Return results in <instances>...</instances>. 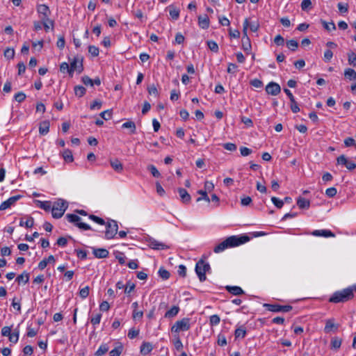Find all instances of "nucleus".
Returning a JSON list of instances; mask_svg holds the SVG:
<instances>
[{"instance_id": "obj_1", "label": "nucleus", "mask_w": 356, "mask_h": 356, "mask_svg": "<svg viewBox=\"0 0 356 356\" xmlns=\"http://www.w3.org/2000/svg\"><path fill=\"white\" fill-rule=\"evenodd\" d=\"M250 241V237L243 236H231L227 237L222 242L217 245L213 251L216 253H220L227 248H234L244 244Z\"/></svg>"}, {"instance_id": "obj_2", "label": "nucleus", "mask_w": 356, "mask_h": 356, "mask_svg": "<svg viewBox=\"0 0 356 356\" xmlns=\"http://www.w3.org/2000/svg\"><path fill=\"white\" fill-rule=\"evenodd\" d=\"M356 291V285H352L340 291H335L329 298L332 303L345 302L351 300Z\"/></svg>"}, {"instance_id": "obj_3", "label": "nucleus", "mask_w": 356, "mask_h": 356, "mask_svg": "<svg viewBox=\"0 0 356 356\" xmlns=\"http://www.w3.org/2000/svg\"><path fill=\"white\" fill-rule=\"evenodd\" d=\"M67 207L68 203L64 200L59 199L57 201L54 202L51 205V210L52 217L56 219L61 218L63 216Z\"/></svg>"}, {"instance_id": "obj_4", "label": "nucleus", "mask_w": 356, "mask_h": 356, "mask_svg": "<svg viewBox=\"0 0 356 356\" xmlns=\"http://www.w3.org/2000/svg\"><path fill=\"white\" fill-rule=\"evenodd\" d=\"M211 270L209 262L203 259H200L196 263L195 270L201 282L207 280L206 273H211Z\"/></svg>"}, {"instance_id": "obj_5", "label": "nucleus", "mask_w": 356, "mask_h": 356, "mask_svg": "<svg viewBox=\"0 0 356 356\" xmlns=\"http://www.w3.org/2000/svg\"><path fill=\"white\" fill-rule=\"evenodd\" d=\"M12 327L13 325L4 326L1 329V334L3 337H8L10 343H17L19 341V330L17 327L12 332Z\"/></svg>"}, {"instance_id": "obj_6", "label": "nucleus", "mask_w": 356, "mask_h": 356, "mask_svg": "<svg viewBox=\"0 0 356 356\" xmlns=\"http://www.w3.org/2000/svg\"><path fill=\"white\" fill-rule=\"evenodd\" d=\"M191 319L184 318L175 322L171 327V332L178 333L180 332L188 331L191 328Z\"/></svg>"}, {"instance_id": "obj_7", "label": "nucleus", "mask_w": 356, "mask_h": 356, "mask_svg": "<svg viewBox=\"0 0 356 356\" xmlns=\"http://www.w3.org/2000/svg\"><path fill=\"white\" fill-rule=\"evenodd\" d=\"M106 231H105V238L112 239L118 234V225L117 221L114 220H108L106 222H105Z\"/></svg>"}, {"instance_id": "obj_8", "label": "nucleus", "mask_w": 356, "mask_h": 356, "mask_svg": "<svg viewBox=\"0 0 356 356\" xmlns=\"http://www.w3.org/2000/svg\"><path fill=\"white\" fill-rule=\"evenodd\" d=\"M248 19L245 18L243 22V39H242V48L243 49L247 52V54H250L252 46L249 37L248 36Z\"/></svg>"}, {"instance_id": "obj_9", "label": "nucleus", "mask_w": 356, "mask_h": 356, "mask_svg": "<svg viewBox=\"0 0 356 356\" xmlns=\"http://www.w3.org/2000/svg\"><path fill=\"white\" fill-rule=\"evenodd\" d=\"M67 220L75 226L83 230H90L91 227L86 223L81 222V218L75 213H67L65 216Z\"/></svg>"}, {"instance_id": "obj_10", "label": "nucleus", "mask_w": 356, "mask_h": 356, "mask_svg": "<svg viewBox=\"0 0 356 356\" xmlns=\"http://www.w3.org/2000/svg\"><path fill=\"white\" fill-rule=\"evenodd\" d=\"M264 307L272 312H289L292 309L291 305H280L278 304H265Z\"/></svg>"}, {"instance_id": "obj_11", "label": "nucleus", "mask_w": 356, "mask_h": 356, "mask_svg": "<svg viewBox=\"0 0 356 356\" xmlns=\"http://www.w3.org/2000/svg\"><path fill=\"white\" fill-rule=\"evenodd\" d=\"M338 164L345 165L347 169L352 170L356 168V164L354 161L348 160L344 155H341L337 159Z\"/></svg>"}, {"instance_id": "obj_12", "label": "nucleus", "mask_w": 356, "mask_h": 356, "mask_svg": "<svg viewBox=\"0 0 356 356\" xmlns=\"http://www.w3.org/2000/svg\"><path fill=\"white\" fill-rule=\"evenodd\" d=\"M22 197V195H17L9 197L6 201L3 202L0 205V211L6 210L14 205L15 202Z\"/></svg>"}, {"instance_id": "obj_13", "label": "nucleus", "mask_w": 356, "mask_h": 356, "mask_svg": "<svg viewBox=\"0 0 356 356\" xmlns=\"http://www.w3.org/2000/svg\"><path fill=\"white\" fill-rule=\"evenodd\" d=\"M266 91L269 95H277L281 92V88L279 84L270 82L266 86Z\"/></svg>"}, {"instance_id": "obj_14", "label": "nucleus", "mask_w": 356, "mask_h": 356, "mask_svg": "<svg viewBox=\"0 0 356 356\" xmlns=\"http://www.w3.org/2000/svg\"><path fill=\"white\" fill-rule=\"evenodd\" d=\"M70 67L71 71L73 72L76 71L79 73H81L83 70L82 58H74V59L70 62Z\"/></svg>"}, {"instance_id": "obj_15", "label": "nucleus", "mask_w": 356, "mask_h": 356, "mask_svg": "<svg viewBox=\"0 0 356 356\" xmlns=\"http://www.w3.org/2000/svg\"><path fill=\"white\" fill-rule=\"evenodd\" d=\"M312 234L314 236L321 237H334L335 235L329 229H316L312 232Z\"/></svg>"}, {"instance_id": "obj_16", "label": "nucleus", "mask_w": 356, "mask_h": 356, "mask_svg": "<svg viewBox=\"0 0 356 356\" xmlns=\"http://www.w3.org/2000/svg\"><path fill=\"white\" fill-rule=\"evenodd\" d=\"M339 325L334 323L333 318H329L325 321V326L324 327V332L325 333H330L332 330H337Z\"/></svg>"}, {"instance_id": "obj_17", "label": "nucleus", "mask_w": 356, "mask_h": 356, "mask_svg": "<svg viewBox=\"0 0 356 356\" xmlns=\"http://www.w3.org/2000/svg\"><path fill=\"white\" fill-rule=\"evenodd\" d=\"M92 253L96 258L104 259L106 258L109 252L106 249L104 248H92Z\"/></svg>"}, {"instance_id": "obj_18", "label": "nucleus", "mask_w": 356, "mask_h": 356, "mask_svg": "<svg viewBox=\"0 0 356 356\" xmlns=\"http://www.w3.org/2000/svg\"><path fill=\"white\" fill-rule=\"evenodd\" d=\"M178 193L179 194V196H180V198H181V200L182 201V202L186 203V204L190 202L191 197L186 189H184L183 188H179Z\"/></svg>"}, {"instance_id": "obj_19", "label": "nucleus", "mask_w": 356, "mask_h": 356, "mask_svg": "<svg viewBox=\"0 0 356 356\" xmlns=\"http://www.w3.org/2000/svg\"><path fill=\"white\" fill-rule=\"evenodd\" d=\"M225 289L234 296H239L244 293L243 290L238 286H226Z\"/></svg>"}, {"instance_id": "obj_20", "label": "nucleus", "mask_w": 356, "mask_h": 356, "mask_svg": "<svg viewBox=\"0 0 356 356\" xmlns=\"http://www.w3.org/2000/svg\"><path fill=\"white\" fill-rule=\"evenodd\" d=\"M198 24L202 29H207L209 27V19L207 15L199 16Z\"/></svg>"}, {"instance_id": "obj_21", "label": "nucleus", "mask_w": 356, "mask_h": 356, "mask_svg": "<svg viewBox=\"0 0 356 356\" xmlns=\"http://www.w3.org/2000/svg\"><path fill=\"white\" fill-rule=\"evenodd\" d=\"M38 13L42 15V17H48L50 14L49 7L45 4H40L37 7Z\"/></svg>"}, {"instance_id": "obj_22", "label": "nucleus", "mask_w": 356, "mask_h": 356, "mask_svg": "<svg viewBox=\"0 0 356 356\" xmlns=\"http://www.w3.org/2000/svg\"><path fill=\"white\" fill-rule=\"evenodd\" d=\"M50 123L48 120H44L40 122L39 126V133L41 135H46L49 131Z\"/></svg>"}, {"instance_id": "obj_23", "label": "nucleus", "mask_w": 356, "mask_h": 356, "mask_svg": "<svg viewBox=\"0 0 356 356\" xmlns=\"http://www.w3.org/2000/svg\"><path fill=\"white\" fill-rule=\"evenodd\" d=\"M42 26L46 32H48L50 29H53L54 26V22L49 17H42Z\"/></svg>"}, {"instance_id": "obj_24", "label": "nucleus", "mask_w": 356, "mask_h": 356, "mask_svg": "<svg viewBox=\"0 0 356 356\" xmlns=\"http://www.w3.org/2000/svg\"><path fill=\"white\" fill-rule=\"evenodd\" d=\"M246 328L245 326L241 325L237 327L234 331L235 339H243L246 335Z\"/></svg>"}, {"instance_id": "obj_25", "label": "nucleus", "mask_w": 356, "mask_h": 356, "mask_svg": "<svg viewBox=\"0 0 356 356\" xmlns=\"http://www.w3.org/2000/svg\"><path fill=\"white\" fill-rule=\"evenodd\" d=\"M153 350V346L149 342H143L140 346V353L143 355L149 354Z\"/></svg>"}, {"instance_id": "obj_26", "label": "nucleus", "mask_w": 356, "mask_h": 356, "mask_svg": "<svg viewBox=\"0 0 356 356\" xmlns=\"http://www.w3.org/2000/svg\"><path fill=\"white\" fill-rule=\"evenodd\" d=\"M36 204L39 208L46 211H49L50 210H51L52 203L50 201L37 200Z\"/></svg>"}, {"instance_id": "obj_27", "label": "nucleus", "mask_w": 356, "mask_h": 356, "mask_svg": "<svg viewBox=\"0 0 356 356\" xmlns=\"http://www.w3.org/2000/svg\"><path fill=\"white\" fill-rule=\"evenodd\" d=\"M122 127L123 129H129L130 134H134L136 131V124L131 120H127L124 123L122 124Z\"/></svg>"}, {"instance_id": "obj_28", "label": "nucleus", "mask_w": 356, "mask_h": 356, "mask_svg": "<svg viewBox=\"0 0 356 356\" xmlns=\"http://www.w3.org/2000/svg\"><path fill=\"white\" fill-rule=\"evenodd\" d=\"M150 246L152 249L154 250H166L169 248V246H168L165 243H163L156 240L150 241Z\"/></svg>"}, {"instance_id": "obj_29", "label": "nucleus", "mask_w": 356, "mask_h": 356, "mask_svg": "<svg viewBox=\"0 0 356 356\" xmlns=\"http://www.w3.org/2000/svg\"><path fill=\"white\" fill-rule=\"evenodd\" d=\"M179 310L180 309L178 306H173L171 309L165 312L164 316L165 318H173L178 314Z\"/></svg>"}, {"instance_id": "obj_30", "label": "nucleus", "mask_w": 356, "mask_h": 356, "mask_svg": "<svg viewBox=\"0 0 356 356\" xmlns=\"http://www.w3.org/2000/svg\"><path fill=\"white\" fill-rule=\"evenodd\" d=\"M16 281L19 284L23 283L26 284L29 281V274L26 271L23 272L16 277Z\"/></svg>"}, {"instance_id": "obj_31", "label": "nucleus", "mask_w": 356, "mask_h": 356, "mask_svg": "<svg viewBox=\"0 0 356 356\" xmlns=\"http://www.w3.org/2000/svg\"><path fill=\"white\" fill-rule=\"evenodd\" d=\"M342 340L338 337H334L331 339L330 347L332 349L339 350L341 346Z\"/></svg>"}, {"instance_id": "obj_32", "label": "nucleus", "mask_w": 356, "mask_h": 356, "mask_svg": "<svg viewBox=\"0 0 356 356\" xmlns=\"http://www.w3.org/2000/svg\"><path fill=\"white\" fill-rule=\"evenodd\" d=\"M297 205L300 209H309L310 202L307 199L300 197L297 200Z\"/></svg>"}, {"instance_id": "obj_33", "label": "nucleus", "mask_w": 356, "mask_h": 356, "mask_svg": "<svg viewBox=\"0 0 356 356\" xmlns=\"http://www.w3.org/2000/svg\"><path fill=\"white\" fill-rule=\"evenodd\" d=\"M109 350V346L107 343H102L97 351L95 353V356H102Z\"/></svg>"}, {"instance_id": "obj_34", "label": "nucleus", "mask_w": 356, "mask_h": 356, "mask_svg": "<svg viewBox=\"0 0 356 356\" xmlns=\"http://www.w3.org/2000/svg\"><path fill=\"white\" fill-rule=\"evenodd\" d=\"M110 164L111 167L118 172H121L123 170V165L122 163L118 159L111 161Z\"/></svg>"}, {"instance_id": "obj_35", "label": "nucleus", "mask_w": 356, "mask_h": 356, "mask_svg": "<svg viewBox=\"0 0 356 356\" xmlns=\"http://www.w3.org/2000/svg\"><path fill=\"white\" fill-rule=\"evenodd\" d=\"M169 14L172 19L177 20L179 17V10L173 6H170Z\"/></svg>"}, {"instance_id": "obj_36", "label": "nucleus", "mask_w": 356, "mask_h": 356, "mask_svg": "<svg viewBox=\"0 0 356 356\" xmlns=\"http://www.w3.org/2000/svg\"><path fill=\"white\" fill-rule=\"evenodd\" d=\"M123 351V346L119 343L115 348L109 352V356H120Z\"/></svg>"}, {"instance_id": "obj_37", "label": "nucleus", "mask_w": 356, "mask_h": 356, "mask_svg": "<svg viewBox=\"0 0 356 356\" xmlns=\"http://www.w3.org/2000/svg\"><path fill=\"white\" fill-rule=\"evenodd\" d=\"M34 225V219L33 218L29 216L26 221H24L22 219L19 221L20 227H26L27 228H31Z\"/></svg>"}, {"instance_id": "obj_38", "label": "nucleus", "mask_w": 356, "mask_h": 356, "mask_svg": "<svg viewBox=\"0 0 356 356\" xmlns=\"http://www.w3.org/2000/svg\"><path fill=\"white\" fill-rule=\"evenodd\" d=\"M344 76L349 80H356V72L355 70L348 68L344 72Z\"/></svg>"}, {"instance_id": "obj_39", "label": "nucleus", "mask_w": 356, "mask_h": 356, "mask_svg": "<svg viewBox=\"0 0 356 356\" xmlns=\"http://www.w3.org/2000/svg\"><path fill=\"white\" fill-rule=\"evenodd\" d=\"M60 70L63 73L67 72L71 76H72V74H73V72L71 71L70 65H69L66 62H63L60 64Z\"/></svg>"}, {"instance_id": "obj_40", "label": "nucleus", "mask_w": 356, "mask_h": 356, "mask_svg": "<svg viewBox=\"0 0 356 356\" xmlns=\"http://www.w3.org/2000/svg\"><path fill=\"white\" fill-rule=\"evenodd\" d=\"M63 159L67 163L72 162L74 160L72 152L70 149H65L63 152Z\"/></svg>"}, {"instance_id": "obj_41", "label": "nucleus", "mask_w": 356, "mask_h": 356, "mask_svg": "<svg viewBox=\"0 0 356 356\" xmlns=\"http://www.w3.org/2000/svg\"><path fill=\"white\" fill-rule=\"evenodd\" d=\"M248 29L250 28V31L252 32H257L259 28V23L257 20L254 21H249L248 20Z\"/></svg>"}, {"instance_id": "obj_42", "label": "nucleus", "mask_w": 356, "mask_h": 356, "mask_svg": "<svg viewBox=\"0 0 356 356\" xmlns=\"http://www.w3.org/2000/svg\"><path fill=\"white\" fill-rule=\"evenodd\" d=\"M321 24H323L325 29L328 31H334L336 29V26L333 22H327L325 20L321 19Z\"/></svg>"}, {"instance_id": "obj_43", "label": "nucleus", "mask_w": 356, "mask_h": 356, "mask_svg": "<svg viewBox=\"0 0 356 356\" xmlns=\"http://www.w3.org/2000/svg\"><path fill=\"white\" fill-rule=\"evenodd\" d=\"M197 193L200 194L201 196L197 198V202H200L202 200H205L207 202H210V199L207 195V192L206 191L200 190L197 191Z\"/></svg>"}, {"instance_id": "obj_44", "label": "nucleus", "mask_w": 356, "mask_h": 356, "mask_svg": "<svg viewBox=\"0 0 356 356\" xmlns=\"http://www.w3.org/2000/svg\"><path fill=\"white\" fill-rule=\"evenodd\" d=\"M286 47L292 51H296L298 47V43L296 40L292 39L286 42Z\"/></svg>"}, {"instance_id": "obj_45", "label": "nucleus", "mask_w": 356, "mask_h": 356, "mask_svg": "<svg viewBox=\"0 0 356 356\" xmlns=\"http://www.w3.org/2000/svg\"><path fill=\"white\" fill-rule=\"evenodd\" d=\"M86 88L81 86H76L74 87V93L75 95L81 97L86 94Z\"/></svg>"}, {"instance_id": "obj_46", "label": "nucleus", "mask_w": 356, "mask_h": 356, "mask_svg": "<svg viewBox=\"0 0 356 356\" xmlns=\"http://www.w3.org/2000/svg\"><path fill=\"white\" fill-rule=\"evenodd\" d=\"M348 60L350 65L356 67V54L352 51L348 53Z\"/></svg>"}, {"instance_id": "obj_47", "label": "nucleus", "mask_w": 356, "mask_h": 356, "mask_svg": "<svg viewBox=\"0 0 356 356\" xmlns=\"http://www.w3.org/2000/svg\"><path fill=\"white\" fill-rule=\"evenodd\" d=\"M217 343L220 346H225L227 345V339H226V337L222 334V333H219L217 336Z\"/></svg>"}, {"instance_id": "obj_48", "label": "nucleus", "mask_w": 356, "mask_h": 356, "mask_svg": "<svg viewBox=\"0 0 356 356\" xmlns=\"http://www.w3.org/2000/svg\"><path fill=\"white\" fill-rule=\"evenodd\" d=\"M220 322V318L217 314L211 315L209 317V323L211 326L218 325Z\"/></svg>"}, {"instance_id": "obj_49", "label": "nucleus", "mask_w": 356, "mask_h": 356, "mask_svg": "<svg viewBox=\"0 0 356 356\" xmlns=\"http://www.w3.org/2000/svg\"><path fill=\"white\" fill-rule=\"evenodd\" d=\"M207 46L211 51L216 52V53L218 51V49H219L218 45L215 41H213V40L207 41Z\"/></svg>"}, {"instance_id": "obj_50", "label": "nucleus", "mask_w": 356, "mask_h": 356, "mask_svg": "<svg viewBox=\"0 0 356 356\" xmlns=\"http://www.w3.org/2000/svg\"><path fill=\"white\" fill-rule=\"evenodd\" d=\"M90 288L88 286H86L79 291V296L81 298L85 299L89 296Z\"/></svg>"}, {"instance_id": "obj_51", "label": "nucleus", "mask_w": 356, "mask_h": 356, "mask_svg": "<svg viewBox=\"0 0 356 356\" xmlns=\"http://www.w3.org/2000/svg\"><path fill=\"white\" fill-rule=\"evenodd\" d=\"M339 11L342 13H347L348 11V4L346 3H339L337 4Z\"/></svg>"}, {"instance_id": "obj_52", "label": "nucleus", "mask_w": 356, "mask_h": 356, "mask_svg": "<svg viewBox=\"0 0 356 356\" xmlns=\"http://www.w3.org/2000/svg\"><path fill=\"white\" fill-rule=\"evenodd\" d=\"M88 218L90 220H92L93 222H96V223H97L99 225H103L105 224L104 220L103 218H99V217L97 216L91 214V215L88 216Z\"/></svg>"}, {"instance_id": "obj_53", "label": "nucleus", "mask_w": 356, "mask_h": 356, "mask_svg": "<svg viewBox=\"0 0 356 356\" xmlns=\"http://www.w3.org/2000/svg\"><path fill=\"white\" fill-rule=\"evenodd\" d=\"M26 97V96L24 92H19L15 95L14 99L16 102L21 103L25 100Z\"/></svg>"}, {"instance_id": "obj_54", "label": "nucleus", "mask_w": 356, "mask_h": 356, "mask_svg": "<svg viewBox=\"0 0 356 356\" xmlns=\"http://www.w3.org/2000/svg\"><path fill=\"white\" fill-rule=\"evenodd\" d=\"M158 273L159 276L163 280H168L170 275V273L163 268H159Z\"/></svg>"}, {"instance_id": "obj_55", "label": "nucleus", "mask_w": 356, "mask_h": 356, "mask_svg": "<svg viewBox=\"0 0 356 356\" xmlns=\"http://www.w3.org/2000/svg\"><path fill=\"white\" fill-rule=\"evenodd\" d=\"M115 258L120 264H124L126 261V257L123 252H118L115 254Z\"/></svg>"}, {"instance_id": "obj_56", "label": "nucleus", "mask_w": 356, "mask_h": 356, "mask_svg": "<svg viewBox=\"0 0 356 356\" xmlns=\"http://www.w3.org/2000/svg\"><path fill=\"white\" fill-rule=\"evenodd\" d=\"M101 318H102V314H97L91 318L90 322L94 326H95L100 323Z\"/></svg>"}, {"instance_id": "obj_57", "label": "nucleus", "mask_w": 356, "mask_h": 356, "mask_svg": "<svg viewBox=\"0 0 356 356\" xmlns=\"http://www.w3.org/2000/svg\"><path fill=\"white\" fill-rule=\"evenodd\" d=\"M300 6L302 10H307L310 9L312 8L311 0H302Z\"/></svg>"}, {"instance_id": "obj_58", "label": "nucleus", "mask_w": 356, "mask_h": 356, "mask_svg": "<svg viewBox=\"0 0 356 356\" xmlns=\"http://www.w3.org/2000/svg\"><path fill=\"white\" fill-rule=\"evenodd\" d=\"M88 51L92 56H97L99 54V48L94 45L88 47Z\"/></svg>"}, {"instance_id": "obj_59", "label": "nucleus", "mask_w": 356, "mask_h": 356, "mask_svg": "<svg viewBox=\"0 0 356 356\" xmlns=\"http://www.w3.org/2000/svg\"><path fill=\"white\" fill-rule=\"evenodd\" d=\"M148 92L150 95H154V97H159V92L156 87L153 84L148 87L147 88Z\"/></svg>"}, {"instance_id": "obj_60", "label": "nucleus", "mask_w": 356, "mask_h": 356, "mask_svg": "<svg viewBox=\"0 0 356 356\" xmlns=\"http://www.w3.org/2000/svg\"><path fill=\"white\" fill-rule=\"evenodd\" d=\"M337 193V190L335 187L327 188L325 191V195L329 197H333L336 195Z\"/></svg>"}, {"instance_id": "obj_61", "label": "nucleus", "mask_w": 356, "mask_h": 356, "mask_svg": "<svg viewBox=\"0 0 356 356\" xmlns=\"http://www.w3.org/2000/svg\"><path fill=\"white\" fill-rule=\"evenodd\" d=\"M271 201L274 204V205L278 209H281L284 205V202L277 197H271Z\"/></svg>"}, {"instance_id": "obj_62", "label": "nucleus", "mask_w": 356, "mask_h": 356, "mask_svg": "<svg viewBox=\"0 0 356 356\" xmlns=\"http://www.w3.org/2000/svg\"><path fill=\"white\" fill-rule=\"evenodd\" d=\"M148 170L150 171V172L154 177H159L161 176L160 172H159V170L156 169V168L154 165H149Z\"/></svg>"}, {"instance_id": "obj_63", "label": "nucleus", "mask_w": 356, "mask_h": 356, "mask_svg": "<svg viewBox=\"0 0 356 356\" xmlns=\"http://www.w3.org/2000/svg\"><path fill=\"white\" fill-rule=\"evenodd\" d=\"M15 56V51L13 49H10V48H7L5 51H4V56L8 59H12Z\"/></svg>"}, {"instance_id": "obj_64", "label": "nucleus", "mask_w": 356, "mask_h": 356, "mask_svg": "<svg viewBox=\"0 0 356 356\" xmlns=\"http://www.w3.org/2000/svg\"><path fill=\"white\" fill-rule=\"evenodd\" d=\"M112 115V111L111 110H106L100 113V116L102 118H103L105 120H108L111 119Z\"/></svg>"}]
</instances>
